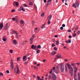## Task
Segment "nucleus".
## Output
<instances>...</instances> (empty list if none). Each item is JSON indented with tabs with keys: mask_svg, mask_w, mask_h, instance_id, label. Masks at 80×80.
I'll return each mask as SVG.
<instances>
[{
	"mask_svg": "<svg viewBox=\"0 0 80 80\" xmlns=\"http://www.w3.org/2000/svg\"><path fill=\"white\" fill-rule=\"evenodd\" d=\"M65 67L67 68V67L69 69L70 75L71 76H73V73L74 72L73 71V67H72L70 64L69 63H66L65 64Z\"/></svg>",
	"mask_w": 80,
	"mask_h": 80,
	"instance_id": "1",
	"label": "nucleus"
},
{
	"mask_svg": "<svg viewBox=\"0 0 80 80\" xmlns=\"http://www.w3.org/2000/svg\"><path fill=\"white\" fill-rule=\"evenodd\" d=\"M79 1H76L75 2V4H73L72 5L73 7L77 8V7H79Z\"/></svg>",
	"mask_w": 80,
	"mask_h": 80,
	"instance_id": "2",
	"label": "nucleus"
},
{
	"mask_svg": "<svg viewBox=\"0 0 80 80\" xmlns=\"http://www.w3.org/2000/svg\"><path fill=\"white\" fill-rule=\"evenodd\" d=\"M16 69H14V72L16 74H18L20 72V70H19V68L18 66H16Z\"/></svg>",
	"mask_w": 80,
	"mask_h": 80,
	"instance_id": "3",
	"label": "nucleus"
},
{
	"mask_svg": "<svg viewBox=\"0 0 80 80\" xmlns=\"http://www.w3.org/2000/svg\"><path fill=\"white\" fill-rule=\"evenodd\" d=\"M73 70H74V73L75 75L77 73V71H78V68L76 66L73 67Z\"/></svg>",
	"mask_w": 80,
	"mask_h": 80,
	"instance_id": "4",
	"label": "nucleus"
},
{
	"mask_svg": "<svg viewBox=\"0 0 80 80\" xmlns=\"http://www.w3.org/2000/svg\"><path fill=\"white\" fill-rule=\"evenodd\" d=\"M64 70H65L64 65L63 64H61L60 65V70L61 72H64Z\"/></svg>",
	"mask_w": 80,
	"mask_h": 80,
	"instance_id": "5",
	"label": "nucleus"
},
{
	"mask_svg": "<svg viewBox=\"0 0 80 80\" xmlns=\"http://www.w3.org/2000/svg\"><path fill=\"white\" fill-rule=\"evenodd\" d=\"M11 70H13L14 66H13V60H11Z\"/></svg>",
	"mask_w": 80,
	"mask_h": 80,
	"instance_id": "6",
	"label": "nucleus"
},
{
	"mask_svg": "<svg viewBox=\"0 0 80 80\" xmlns=\"http://www.w3.org/2000/svg\"><path fill=\"white\" fill-rule=\"evenodd\" d=\"M18 11H19V12H20V11H22V10L23 12H25V9H24V8H23V7L21 6L18 9Z\"/></svg>",
	"mask_w": 80,
	"mask_h": 80,
	"instance_id": "7",
	"label": "nucleus"
},
{
	"mask_svg": "<svg viewBox=\"0 0 80 80\" xmlns=\"http://www.w3.org/2000/svg\"><path fill=\"white\" fill-rule=\"evenodd\" d=\"M3 27V22H1L0 24V30H2Z\"/></svg>",
	"mask_w": 80,
	"mask_h": 80,
	"instance_id": "8",
	"label": "nucleus"
},
{
	"mask_svg": "<svg viewBox=\"0 0 80 80\" xmlns=\"http://www.w3.org/2000/svg\"><path fill=\"white\" fill-rule=\"evenodd\" d=\"M31 48L32 49H35L37 48V46L33 44L31 46Z\"/></svg>",
	"mask_w": 80,
	"mask_h": 80,
	"instance_id": "9",
	"label": "nucleus"
},
{
	"mask_svg": "<svg viewBox=\"0 0 80 80\" xmlns=\"http://www.w3.org/2000/svg\"><path fill=\"white\" fill-rule=\"evenodd\" d=\"M56 57H57V58H62V56H61V54H57L56 55Z\"/></svg>",
	"mask_w": 80,
	"mask_h": 80,
	"instance_id": "10",
	"label": "nucleus"
},
{
	"mask_svg": "<svg viewBox=\"0 0 80 80\" xmlns=\"http://www.w3.org/2000/svg\"><path fill=\"white\" fill-rule=\"evenodd\" d=\"M18 16H16L15 17V18H13L12 19V20H13V21H15V20H16V19L17 18H18Z\"/></svg>",
	"mask_w": 80,
	"mask_h": 80,
	"instance_id": "11",
	"label": "nucleus"
},
{
	"mask_svg": "<svg viewBox=\"0 0 80 80\" xmlns=\"http://www.w3.org/2000/svg\"><path fill=\"white\" fill-rule=\"evenodd\" d=\"M34 31L35 33H38V28H35L34 30Z\"/></svg>",
	"mask_w": 80,
	"mask_h": 80,
	"instance_id": "12",
	"label": "nucleus"
},
{
	"mask_svg": "<svg viewBox=\"0 0 80 80\" xmlns=\"http://www.w3.org/2000/svg\"><path fill=\"white\" fill-rule=\"evenodd\" d=\"M52 15L49 16L47 18L48 20H50L52 18Z\"/></svg>",
	"mask_w": 80,
	"mask_h": 80,
	"instance_id": "13",
	"label": "nucleus"
},
{
	"mask_svg": "<svg viewBox=\"0 0 80 80\" xmlns=\"http://www.w3.org/2000/svg\"><path fill=\"white\" fill-rule=\"evenodd\" d=\"M30 41L31 42L30 43V44H32V42H33V40H34V39H33V38H31L29 39Z\"/></svg>",
	"mask_w": 80,
	"mask_h": 80,
	"instance_id": "14",
	"label": "nucleus"
},
{
	"mask_svg": "<svg viewBox=\"0 0 80 80\" xmlns=\"http://www.w3.org/2000/svg\"><path fill=\"white\" fill-rule=\"evenodd\" d=\"M57 53V52L55 51H52L51 53V55H55V54Z\"/></svg>",
	"mask_w": 80,
	"mask_h": 80,
	"instance_id": "15",
	"label": "nucleus"
},
{
	"mask_svg": "<svg viewBox=\"0 0 80 80\" xmlns=\"http://www.w3.org/2000/svg\"><path fill=\"white\" fill-rule=\"evenodd\" d=\"M20 23H21V24L25 25V22L22 20H21L20 21Z\"/></svg>",
	"mask_w": 80,
	"mask_h": 80,
	"instance_id": "16",
	"label": "nucleus"
},
{
	"mask_svg": "<svg viewBox=\"0 0 80 80\" xmlns=\"http://www.w3.org/2000/svg\"><path fill=\"white\" fill-rule=\"evenodd\" d=\"M27 57L26 56H24L23 57V61H26L27 60V58H26Z\"/></svg>",
	"mask_w": 80,
	"mask_h": 80,
	"instance_id": "17",
	"label": "nucleus"
},
{
	"mask_svg": "<svg viewBox=\"0 0 80 80\" xmlns=\"http://www.w3.org/2000/svg\"><path fill=\"white\" fill-rule=\"evenodd\" d=\"M66 43H71V39L66 41Z\"/></svg>",
	"mask_w": 80,
	"mask_h": 80,
	"instance_id": "18",
	"label": "nucleus"
},
{
	"mask_svg": "<svg viewBox=\"0 0 80 80\" xmlns=\"http://www.w3.org/2000/svg\"><path fill=\"white\" fill-rule=\"evenodd\" d=\"M78 80H80V73L78 72Z\"/></svg>",
	"mask_w": 80,
	"mask_h": 80,
	"instance_id": "19",
	"label": "nucleus"
},
{
	"mask_svg": "<svg viewBox=\"0 0 80 80\" xmlns=\"http://www.w3.org/2000/svg\"><path fill=\"white\" fill-rule=\"evenodd\" d=\"M12 32H13V33H15L17 35H18V33L17 32L15 31H14V30L12 31Z\"/></svg>",
	"mask_w": 80,
	"mask_h": 80,
	"instance_id": "20",
	"label": "nucleus"
},
{
	"mask_svg": "<svg viewBox=\"0 0 80 80\" xmlns=\"http://www.w3.org/2000/svg\"><path fill=\"white\" fill-rule=\"evenodd\" d=\"M45 23L43 25H42L41 27V28H42V29H43V28H44L45 27Z\"/></svg>",
	"mask_w": 80,
	"mask_h": 80,
	"instance_id": "21",
	"label": "nucleus"
},
{
	"mask_svg": "<svg viewBox=\"0 0 80 80\" xmlns=\"http://www.w3.org/2000/svg\"><path fill=\"white\" fill-rule=\"evenodd\" d=\"M12 42L15 45H16V44H17V42L16 41V40H13V41H12Z\"/></svg>",
	"mask_w": 80,
	"mask_h": 80,
	"instance_id": "22",
	"label": "nucleus"
},
{
	"mask_svg": "<svg viewBox=\"0 0 80 80\" xmlns=\"http://www.w3.org/2000/svg\"><path fill=\"white\" fill-rule=\"evenodd\" d=\"M19 21L20 20L18 19V18H17L16 20V23H19Z\"/></svg>",
	"mask_w": 80,
	"mask_h": 80,
	"instance_id": "23",
	"label": "nucleus"
},
{
	"mask_svg": "<svg viewBox=\"0 0 80 80\" xmlns=\"http://www.w3.org/2000/svg\"><path fill=\"white\" fill-rule=\"evenodd\" d=\"M48 2L46 4V6H48V5H50L51 4V2Z\"/></svg>",
	"mask_w": 80,
	"mask_h": 80,
	"instance_id": "24",
	"label": "nucleus"
},
{
	"mask_svg": "<svg viewBox=\"0 0 80 80\" xmlns=\"http://www.w3.org/2000/svg\"><path fill=\"white\" fill-rule=\"evenodd\" d=\"M2 40H3L4 42H6V41H7V39L3 37L2 38Z\"/></svg>",
	"mask_w": 80,
	"mask_h": 80,
	"instance_id": "25",
	"label": "nucleus"
},
{
	"mask_svg": "<svg viewBox=\"0 0 80 80\" xmlns=\"http://www.w3.org/2000/svg\"><path fill=\"white\" fill-rule=\"evenodd\" d=\"M29 5H30V6H32V5H33V2H29Z\"/></svg>",
	"mask_w": 80,
	"mask_h": 80,
	"instance_id": "26",
	"label": "nucleus"
},
{
	"mask_svg": "<svg viewBox=\"0 0 80 80\" xmlns=\"http://www.w3.org/2000/svg\"><path fill=\"white\" fill-rule=\"evenodd\" d=\"M41 16L42 17H44L45 16V13H42L41 14Z\"/></svg>",
	"mask_w": 80,
	"mask_h": 80,
	"instance_id": "27",
	"label": "nucleus"
},
{
	"mask_svg": "<svg viewBox=\"0 0 80 80\" xmlns=\"http://www.w3.org/2000/svg\"><path fill=\"white\" fill-rule=\"evenodd\" d=\"M76 36H77V34H76V33H75L73 34L72 35V37H76Z\"/></svg>",
	"mask_w": 80,
	"mask_h": 80,
	"instance_id": "28",
	"label": "nucleus"
},
{
	"mask_svg": "<svg viewBox=\"0 0 80 80\" xmlns=\"http://www.w3.org/2000/svg\"><path fill=\"white\" fill-rule=\"evenodd\" d=\"M65 71L66 72H68V68H67L65 67Z\"/></svg>",
	"mask_w": 80,
	"mask_h": 80,
	"instance_id": "29",
	"label": "nucleus"
},
{
	"mask_svg": "<svg viewBox=\"0 0 80 80\" xmlns=\"http://www.w3.org/2000/svg\"><path fill=\"white\" fill-rule=\"evenodd\" d=\"M71 65L72 66H73V67L75 66V63H71Z\"/></svg>",
	"mask_w": 80,
	"mask_h": 80,
	"instance_id": "30",
	"label": "nucleus"
},
{
	"mask_svg": "<svg viewBox=\"0 0 80 80\" xmlns=\"http://www.w3.org/2000/svg\"><path fill=\"white\" fill-rule=\"evenodd\" d=\"M17 60L19 62L20 60V58L18 57L17 58Z\"/></svg>",
	"mask_w": 80,
	"mask_h": 80,
	"instance_id": "31",
	"label": "nucleus"
},
{
	"mask_svg": "<svg viewBox=\"0 0 80 80\" xmlns=\"http://www.w3.org/2000/svg\"><path fill=\"white\" fill-rule=\"evenodd\" d=\"M40 52V50H38L36 52V53H39Z\"/></svg>",
	"mask_w": 80,
	"mask_h": 80,
	"instance_id": "32",
	"label": "nucleus"
},
{
	"mask_svg": "<svg viewBox=\"0 0 80 80\" xmlns=\"http://www.w3.org/2000/svg\"><path fill=\"white\" fill-rule=\"evenodd\" d=\"M18 34H16L15 36V37L17 38H19V37H18Z\"/></svg>",
	"mask_w": 80,
	"mask_h": 80,
	"instance_id": "33",
	"label": "nucleus"
},
{
	"mask_svg": "<svg viewBox=\"0 0 80 80\" xmlns=\"http://www.w3.org/2000/svg\"><path fill=\"white\" fill-rule=\"evenodd\" d=\"M31 38L34 39L35 38V34H33L32 36V38Z\"/></svg>",
	"mask_w": 80,
	"mask_h": 80,
	"instance_id": "34",
	"label": "nucleus"
},
{
	"mask_svg": "<svg viewBox=\"0 0 80 80\" xmlns=\"http://www.w3.org/2000/svg\"><path fill=\"white\" fill-rule=\"evenodd\" d=\"M35 22L34 21H33L32 22V24L33 25H35Z\"/></svg>",
	"mask_w": 80,
	"mask_h": 80,
	"instance_id": "35",
	"label": "nucleus"
},
{
	"mask_svg": "<svg viewBox=\"0 0 80 80\" xmlns=\"http://www.w3.org/2000/svg\"><path fill=\"white\" fill-rule=\"evenodd\" d=\"M56 45H59V42H58V41H57L56 42Z\"/></svg>",
	"mask_w": 80,
	"mask_h": 80,
	"instance_id": "36",
	"label": "nucleus"
},
{
	"mask_svg": "<svg viewBox=\"0 0 80 80\" xmlns=\"http://www.w3.org/2000/svg\"><path fill=\"white\" fill-rule=\"evenodd\" d=\"M8 29V27H5L4 29V30H7Z\"/></svg>",
	"mask_w": 80,
	"mask_h": 80,
	"instance_id": "37",
	"label": "nucleus"
},
{
	"mask_svg": "<svg viewBox=\"0 0 80 80\" xmlns=\"http://www.w3.org/2000/svg\"><path fill=\"white\" fill-rule=\"evenodd\" d=\"M78 30V27H77L75 28V30Z\"/></svg>",
	"mask_w": 80,
	"mask_h": 80,
	"instance_id": "38",
	"label": "nucleus"
},
{
	"mask_svg": "<svg viewBox=\"0 0 80 80\" xmlns=\"http://www.w3.org/2000/svg\"><path fill=\"white\" fill-rule=\"evenodd\" d=\"M9 52H10V53H13V51L12 50H10L9 51Z\"/></svg>",
	"mask_w": 80,
	"mask_h": 80,
	"instance_id": "39",
	"label": "nucleus"
},
{
	"mask_svg": "<svg viewBox=\"0 0 80 80\" xmlns=\"http://www.w3.org/2000/svg\"><path fill=\"white\" fill-rule=\"evenodd\" d=\"M37 47L38 48H41V46L38 45V46Z\"/></svg>",
	"mask_w": 80,
	"mask_h": 80,
	"instance_id": "40",
	"label": "nucleus"
},
{
	"mask_svg": "<svg viewBox=\"0 0 80 80\" xmlns=\"http://www.w3.org/2000/svg\"><path fill=\"white\" fill-rule=\"evenodd\" d=\"M53 70L54 72H55V67H53Z\"/></svg>",
	"mask_w": 80,
	"mask_h": 80,
	"instance_id": "41",
	"label": "nucleus"
},
{
	"mask_svg": "<svg viewBox=\"0 0 80 80\" xmlns=\"http://www.w3.org/2000/svg\"><path fill=\"white\" fill-rule=\"evenodd\" d=\"M53 49L54 50H57V47H55Z\"/></svg>",
	"mask_w": 80,
	"mask_h": 80,
	"instance_id": "42",
	"label": "nucleus"
},
{
	"mask_svg": "<svg viewBox=\"0 0 80 80\" xmlns=\"http://www.w3.org/2000/svg\"><path fill=\"white\" fill-rule=\"evenodd\" d=\"M53 72V69H51L50 71L49 72V73L51 74Z\"/></svg>",
	"mask_w": 80,
	"mask_h": 80,
	"instance_id": "43",
	"label": "nucleus"
},
{
	"mask_svg": "<svg viewBox=\"0 0 80 80\" xmlns=\"http://www.w3.org/2000/svg\"><path fill=\"white\" fill-rule=\"evenodd\" d=\"M27 64H28V62H24V64L27 65Z\"/></svg>",
	"mask_w": 80,
	"mask_h": 80,
	"instance_id": "44",
	"label": "nucleus"
},
{
	"mask_svg": "<svg viewBox=\"0 0 80 80\" xmlns=\"http://www.w3.org/2000/svg\"><path fill=\"white\" fill-rule=\"evenodd\" d=\"M80 33V31H78L77 32V34H78V35H79Z\"/></svg>",
	"mask_w": 80,
	"mask_h": 80,
	"instance_id": "45",
	"label": "nucleus"
},
{
	"mask_svg": "<svg viewBox=\"0 0 80 80\" xmlns=\"http://www.w3.org/2000/svg\"><path fill=\"white\" fill-rule=\"evenodd\" d=\"M0 75L1 76H3V74L2 73H0Z\"/></svg>",
	"mask_w": 80,
	"mask_h": 80,
	"instance_id": "46",
	"label": "nucleus"
},
{
	"mask_svg": "<svg viewBox=\"0 0 80 80\" xmlns=\"http://www.w3.org/2000/svg\"><path fill=\"white\" fill-rule=\"evenodd\" d=\"M18 2H16V5L17 6H18Z\"/></svg>",
	"mask_w": 80,
	"mask_h": 80,
	"instance_id": "47",
	"label": "nucleus"
},
{
	"mask_svg": "<svg viewBox=\"0 0 80 80\" xmlns=\"http://www.w3.org/2000/svg\"><path fill=\"white\" fill-rule=\"evenodd\" d=\"M52 1V0H48L47 1V2H51Z\"/></svg>",
	"mask_w": 80,
	"mask_h": 80,
	"instance_id": "48",
	"label": "nucleus"
},
{
	"mask_svg": "<svg viewBox=\"0 0 80 80\" xmlns=\"http://www.w3.org/2000/svg\"><path fill=\"white\" fill-rule=\"evenodd\" d=\"M15 11V9H12V10L11 12H14Z\"/></svg>",
	"mask_w": 80,
	"mask_h": 80,
	"instance_id": "49",
	"label": "nucleus"
},
{
	"mask_svg": "<svg viewBox=\"0 0 80 80\" xmlns=\"http://www.w3.org/2000/svg\"><path fill=\"white\" fill-rule=\"evenodd\" d=\"M6 72H7V73H10V72L8 70H7Z\"/></svg>",
	"mask_w": 80,
	"mask_h": 80,
	"instance_id": "50",
	"label": "nucleus"
},
{
	"mask_svg": "<svg viewBox=\"0 0 80 80\" xmlns=\"http://www.w3.org/2000/svg\"><path fill=\"white\" fill-rule=\"evenodd\" d=\"M23 6H24V7H27V5L26 4H23Z\"/></svg>",
	"mask_w": 80,
	"mask_h": 80,
	"instance_id": "51",
	"label": "nucleus"
},
{
	"mask_svg": "<svg viewBox=\"0 0 80 80\" xmlns=\"http://www.w3.org/2000/svg\"><path fill=\"white\" fill-rule=\"evenodd\" d=\"M55 45L53 44H52V47H55Z\"/></svg>",
	"mask_w": 80,
	"mask_h": 80,
	"instance_id": "52",
	"label": "nucleus"
},
{
	"mask_svg": "<svg viewBox=\"0 0 80 80\" xmlns=\"http://www.w3.org/2000/svg\"><path fill=\"white\" fill-rule=\"evenodd\" d=\"M60 29L61 30H63V27H61L60 28Z\"/></svg>",
	"mask_w": 80,
	"mask_h": 80,
	"instance_id": "53",
	"label": "nucleus"
},
{
	"mask_svg": "<svg viewBox=\"0 0 80 80\" xmlns=\"http://www.w3.org/2000/svg\"><path fill=\"white\" fill-rule=\"evenodd\" d=\"M62 27H65V24H63L62 25Z\"/></svg>",
	"mask_w": 80,
	"mask_h": 80,
	"instance_id": "54",
	"label": "nucleus"
},
{
	"mask_svg": "<svg viewBox=\"0 0 80 80\" xmlns=\"http://www.w3.org/2000/svg\"><path fill=\"white\" fill-rule=\"evenodd\" d=\"M25 42H24L22 43V45H25Z\"/></svg>",
	"mask_w": 80,
	"mask_h": 80,
	"instance_id": "55",
	"label": "nucleus"
},
{
	"mask_svg": "<svg viewBox=\"0 0 80 80\" xmlns=\"http://www.w3.org/2000/svg\"><path fill=\"white\" fill-rule=\"evenodd\" d=\"M37 78H38V80L40 79V77L38 76H37Z\"/></svg>",
	"mask_w": 80,
	"mask_h": 80,
	"instance_id": "56",
	"label": "nucleus"
},
{
	"mask_svg": "<svg viewBox=\"0 0 80 80\" xmlns=\"http://www.w3.org/2000/svg\"><path fill=\"white\" fill-rule=\"evenodd\" d=\"M34 68L35 69H38V68H37L36 66H35L34 67Z\"/></svg>",
	"mask_w": 80,
	"mask_h": 80,
	"instance_id": "57",
	"label": "nucleus"
},
{
	"mask_svg": "<svg viewBox=\"0 0 80 80\" xmlns=\"http://www.w3.org/2000/svg\"><path fill=\"white\" fill-rule=\"evenodd\" d=\"M5 27H8V23H6Z\"/></svg>",
	"mask_w": 80,
	"mask_h": 80,
	"instance_id": "58",
	"label": "nucleus"
},
{
	"mask_svg": "<svg viewBox=\"0 0 80 80\" xmlns=\"http://www.w3.org/2000/svg\"><path fill=\"white\" fill-rule=\"evenodd\" d=\"M48 24H50V21H48Z\"/></svg>",
	"mask_w": 80,
	"mask_h": 80,
	"instance_id": "59",
	"label": "nucleus"
},
{
	"mask_svg": "<svg viewBox=\"0 0 80 80\" xmlns=\"http://www.w3.org/2000/svg\"><path fill=\"white\" fill-rule=\"evenodd\" d=\"M33 78H36V76H35V75H33Z\"/></svg>",
	"mask_w": 80,
	"mask_h": 80,
	"instance_id": "60",
	"label": "nucleus"
},
{
	"mask_svg": "<svg viewBox=\"0 0 80 80\" xmlns=\"http://www.w3.org/2000/svg\"><path fill=\"white\" fill-rule=\"evenodd\" d=\"M74 29H75V27H73L72 29V30H74Z\"/></svg>",
	"mask_w": 80,
	"mask_h": 80,
	"instance_id": "61",
	"label": "nucleus"
},
{
	"mask_svg": "<svg viewBox=\"0 0 80 80\" xmlns=\"http://www.w3.org/2000/svg\"><path fill=\"white\" fill-rule=\"evenodd\" d=\"M69 38H72V36L71 35L69 36Z\"/></svg>",
	"mask_w": 80,
	"mask_h": 80,
	"instance_id": "62",
	"label": "nucleus"
},
{
	"mask_svg": "<svg viewBox=\"0 0 80 80\" xmlns=\"http://www.w3.org/2000/svg\"><path fill=\"white\" fill-rule=\"evenodd\" d=\"M76 64L78 66L80 65V63H76Z\"/></svg>",
	"mask_w": 80,
	"mask_h": 80,
	"instance_id": "63",
	"label": "nucleus"
},
{
	"mask_svg": "<svg viewBox=\"0 0 80 80\" xmlns=\"http://www.w3.org/2000/svg\"><path fill=\"white\" fill-rule=\"evenodd\" d=\"M48 78H49V79L51 78V76L50 75L49 76Z\"/></svg>",
	"mask_w": 80,
	"mask_h": 80,
	"instance_id": "64",
	"label": "nucleus"
}]
</instances>
